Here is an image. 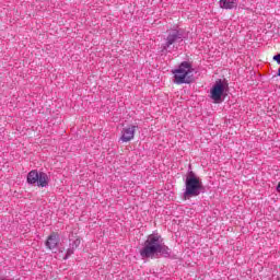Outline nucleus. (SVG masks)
I'll list each match as a JSON object with an SVG mask.
<instances>
[{"instance_id": "f257e3e1", "label": "nucleus", "mask_w": 280, "mask_h": 280, "mask_svg": "<svg viewBox=\"0 0 280 280\" xmlns=\"http://www.w3.org/2000/svg\"><path fill=\"white\" fill-rule=\"evenodd\" d=\"M167 253H170V247L165 245L163 237H161V235L154 234L148 236L143 244V248L140 249V255L143 259H154L155 255H167Z\"/></svg>"}, {"instance_id": "f03ea898", "label": "nucleus", "mask_w": 280, "mask_h": 280, "mask_svg": "<svg viewBox=\"0 0 280 280\" xmlns=\"http://www.w3.org/2000/svg\"><path fill=\"white\" fill-rule=\"evenodd\" d=\"M172 73L175 84H189L194 69L191 68V63L184 61L179 65L178 69L173 70Z\"/></svg>"}, {"instance_id": "7ed1b4c3", "label": "nucleus", "mask_w": 280, "mask_h": 280, "mask_svg": "<svg viewBox=\"0 0 280 280\" xmlns=\"http://www.w3.org/2000/svg\"><path fill=\"white\" fill-rule=\"evenodd\" d=\"M200 189H202V182H200V178L189 175L186 178L184 198H196V196H200Z\"/></svg>"}, {"instance_id": "20e7f679", "label": "nucleus", "mask_w": 280, "mask_h": 280, "mask_svg": "<svg viewBox=\"0 0 280 280\" xmlns=\"http://www.w3.org/2000/svg\"><path fill=\"white\" fill-rule=\"evenodd\" d=\"M135 132H137V126L135 125L122 128L119 141H121L122 143H128L132 141V139H135Z\"/></svg>"}, {"instance_id": "39448f33", "label": "nucleus", "mask_w": 280, "mask_h": 280, "mask_svg": "<svg viewBox=\"0 0 280 280\" xmlns=\"http://www.w3.org/2000/svg\"><path fill=\"white\" fill-rule=\"evenodd\" d=\"M224 93V83L222 81H217L211 90V98L215 102V104H220L222 100V94Z\"/></svg>"}, {"instance_id": "423d86ee", "label": "nucleus", "mask_w": 280, "mask_h": 280, "mask_svg": "<svg viewBox=\"0 0 280 280\" xmlns=\"http://www.w3.org/2000/svg\"><path fill=\"white\" fill-rule=\"evenodd\" d=\"M60 242V235H58V233L52 232L46 241V247L49 250H55V248H58V244Z\"/></svg>"}, {"instance_id": "0eeeda50", "label": "nucleus", "mask_w": 280, "mask_h": 280, "mask_svg": "<svg viewBox=\"0 0 280 280\" xmlns=\"http://www.w3.org/2000/svg\"><path fill=\"white\" fill-rule=\"evenodd\" d=\"M183 36H180V33L178 31H171L166 37V43L164 45V49H167L171 45H174V43H177V40H182Z\"/></svg>"}, {"instance_id": "6e6552de", "label": "nucleus", "mask_w": 280, "mask_h": 280, "mask_svg": "<svg viewBox=\"0 0 280 280\" xmlns=\"http://www.w3.org/2000/svg\"><path fill=\"white\" fill-rule=\"evenodd\" d=\"M219 5L223 10H233L237 8V0H220Z\"/></svg>"}, {"instance_id": "1a4fd4ad", "label": "nucleus", "mask_w": 280, "mask_h": 280, "mask_svg": "<svg viewBox=\"0 0 280 280\" xmlns=\"http://www.w3.org/2000/svg\"><path fill=\"white\" fill-rule=\"evenodd\" d=\"M49 185V176L46 173L39 172L37 187H47Z\"/></svg>"}, {"instance_id": "9d476101", "label": "nucleus", "mask_w": 280, "mask_h": 280, "mask_svg": "<svg viewBox=\"0 0 280 280\" xmlns=\"http://www.w3.org/2000/svg\"><path fill=\"white\" fill-rule=\"evenodd\" d=\"M40 173L38 171L33 170L27 174V183L28 185H36L38 183V176Z\"/></svg>"}, {"instance_id": "9b49d317", "label": "nucleus", "mask_w": 280, "mask_h": 280, "mask_svg": "<svg viewBox=\"0 0 280 280\" xmlns=\"http://www.w3.org/2000/svg\"><path fill=\"white\" fill-rule=\"evenodd\" d=\"M273 60H276V62H278V65H280V54L273 56Z\"/></svg>"}, {"instance_id": "f8f14e48", "label": "nucleus", "mask_w": 280, "mask_h": 280, "mask_svg": "<svg viewBox=\"0 0 280 280\" xmlns=\"http://www.w3.org/2000/svg\"><path fill=\"white\" fill-rule=\"evenodd\" d=\"M70 255H73V250H72V249H68V253H67L66 259H67V257H69Z\"/></svg>"}, {"instance_id": "ddd939ff", "label": "nucleus", "mask_w": 280, "mask_h": 280, "mask_svg": "<svg viewBox=\"0 0 280 280\" xmlns=\"http://www.w3.org/2000/svg\"><path fill=\"white\" fill-rule=\"evenodd\" d=\"M74 244H75V246L78 247V245L80 244V240H75V241H74Z\"/></svg>"}, {"instance_id": "4468645a", "label": "nucleus", "mask_w": 280, "mask_h": 280, "mask_svg": "<svg viewBox=\"0 0 280 280\" xmlns=\"http://www.w3.org/2000/svg\"><path fill=\"white\" fill-rule=\"evenodd\" d=\"M277 191H280V182H279V184L277 186Z\"/></svg>"}, {"instance_id": "2eb2a0df", "label": "nucleus", "mask_w": 280, "mask_h": 280, "mask_svg": "<svg viewBox=\"0 0 280 280\" xmlns=\"http://www.w3.org/2000/svg\"><path fill=\"white\" fill-rule=\"evenodd\" d=\"M278 75L280 77V68L278 69Z\"/></svg>"}]
</instances>
